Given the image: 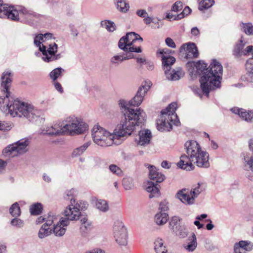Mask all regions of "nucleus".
Returning a JSON list of instances; mask_svg holds the SVG:
<instances>
[{"mask_svg": "<svg viewBox=\"0 0 253 253\" xmlns=\"http://www.w3.org/2000/svg\"><path fill=\"white\" fill-rule=\"evenodd\" d=\"M150 87L149 85H142L132 99L128 101L125 99L119 101L118 104L124 117L116 126V134L119 136L130 135L136 126L141 125L146 121V115L143 110L140 108L134 110L132 107L141 104Z\"/></svg>", "mask_w": 253, "mask_h": 253, "instance_id": "f257e3e1", "label": "nucleus"}, {"mask_svg": "<svg viewBox=\"0 0 253 253\" xmlns=\"http://www.w3.org/2000/svg\"><path fill=\"white\" fill-rule=\"evenodd\" d=\"M12 74L9 71L3 73L1 80V89L4 96H0V109L6 114L12 117L26 118L30 122L37 121L40 117L41 112L34 108L33 105L14 99L10 96L9 91L10 86Z\"/></svg>", "mask_w": 253, "mask_h": 253, "instance_id": "f03ea898", "label": "nucleus"}, {"mask_svg": "<svg viewBox=\"0 0 253 253\" xmlns=\"http://www.w3.org/2000/svg\"><path fill=\"white\" fill-rule=\"evenodd\" d=\"M186 154L180 157L177 166L183 169L190 171L194 169L195 164L201 168H208L210 166L209 154L203 151L198 143L194 140H189L185 144Z\"/></svg>", "mask_w": 253, "mask_h": 253, "instance_id": "7ed1b4c3", "label": "nucleus"}, {"mask_svg": "<svg viewBox=\"0 0 253 253\" xmlns=\"http://www.w3.org/2000/svg\"><path fill=\"white\" fill-rule=\"evenodd\" d=\"M210 67L208 73L201 76L200 79L202 91L207 97L211 90L220 87L223 74L222 66L215 59L212 60Z\"/></svg>", "mask_w": 253, "mask_h": 253, "instance_id": "20e7f679", "label": "nucleus"}, {"mask_svg": "<svg viewBox=\"0 0 253 253\" xmlns=\"http://www.w3.org/2000/svg\"><path fill=\"white\" fill-rule=\"evenodd\" d=\"M176 107L177 104L172 102L161 111V115L157 121V127L159 131H169L172 129V125L176 126L180 125V121L175 112Z\"/></svg>", "mask_w": 253, "mask_h": 253, "instance_id": "39448f33", "label": "nucleus"}, {"mask_svg": "<svg viewBox=\"0 0 253 253\" xmlns=\"http://www.w3.org/2000/svg\"><path fill=\"white\" fill-rule=\"evenodd\" d=\"M10 13L8 15V19L14 21H18L19 15L21 16L24 22L32 25L35 22L40 19L42 15L37 13L32 9L25 7L22 5H17L16 7H12Z\"/></svg>", "mask_w": 253, "mask_h": 253, "instance_id": "423d86ee", "label": "nucleus"}, {"mask_svg": "<svg viewBox=\"0 0 253 253\" xmlns=\"http://www.w3.org/2000/svg\"><path fill=\"white\" fill-rule=\"evenodd\" d=\"M114 129L113 135L98 125L94 126L91 130L93 140L96 144L102 147L110 146L113 143V139L122 137L124 136H119L116 134Z\"/></svg>", "mask_w": 253, "mask_h": 253, "instance_id": "0eeeda50", "label": "nucleus"}, {"mask_svg": "<svg viewBox=\"0 0 253 253\" xmlns=\"http://www.w3.org/2000/svg\"><path fill=\"white\" fill-rule=\"evenodd\" d=\"M62 122L64 135L80 134L87 128V126L84 122L74 116L68 117Z\"/></svg>", "mask_w": 253, "mask_h": 253, "instance_id": "6e6552de", "label": "nucleus"}, {"mask_svg": "<svg viewBox=\"0 0 253 253\" xmlns=\"http://www.w3.org/2000/svg\"><path fill=\"white\" fill-rule=\"evenodd\" d=\"M30 140L27 138L21 139L16 142L7 146L2 151L5 156L13 157L21 155L28 151Z\"/></svg>", "mask_w": 253, "mask_h": 253, "instance_id": "1a4fd4ad", "label": "nucleus"}, {"mask_svg": "<svg viewBox=\"0 0 253 253\" xmlns=\"http://www.w3.org/2000/svg\"><path fill=\"white\" fill-rule=\"evenodd\" d=\"M88 205L87 202L80 201L68 206L64 211L65 217H68L69 219L76 220L79 218L81 215V211L85 210Z\"/></svg>", "mask_w": 253, "mask_h": 253, "instance_id": "9d476101", "label": "nucleus"}, {"mask_svg": "<svg viewBox=\"0 0 253 253\" xmlns=\"http://www.w3.org/2000/svg\"><path fill=\"white\" fill-rule=\"evenodd\" d=\"M113 230L116 242L120 246H126L127 244V232L123 222L120 220L116 221Z\"/></svg>", "mask_w": 253, "mask_h": 253, "instance_id": "9b49d317", "label": "nucleus"}, {"mask_svg": "<svg viewBox=\"0 0 253 253\" xmlns=\"http://www.w3.org/2000/svg\"><path fill=\"white\" fill-rule=\"evenodd\" d=\"M186 66L188 68V71L192 75H202L207 74L208 68V64L202 61L195 62H188L186 64Z\"/></svg>", "mask_w": 253, "mask_h": 253, "instance_id": "f8f14e48", "label": "nucleus"}, {"mask_svg": "<svg viewBox=\"0 0 253 253\" xmlns=\"http://www.w3.org/2000/svg\"><path fill=\"white\" fill-rule=\"evenodd\" d=\"M70 220L68 217H66L65 218L61 217L56 224L54 223L53 224L52 233L57 237L63 236L66 231L65 227L69 224Z\"/></svg>", "mask_w": 253, "mask_h": 253, "instance_id": "ddd939ff", "label": "nucleus"}, {"mask_svg": "<svg viewBox=\"0 0 253 253\" xmlns=\"http://www.w3.org/2000/svg\"><path fill=\"white\" fill-rule=\"evenodd\" d=\"M181 220V218L178 216H172L169 222V227L176 235L181 238H184L186 236L187 233L182 229Z\"/></svg>", "mask_w": 253, "mask_h": 253, "instance_id": "4468645a", "label": "nucleus"}, {"mask_svg": "<svg viewBox=\"0 0 253 253\" xmlns=\"http://www.w3.org/2000/svg\"><path fill=\"white\" fill-rule=\"evenodd\" d=\"M62 122H57L51 126H46L42 130L43 134L51 136H60L64 135Z\"/></svg>", "mask_w": 253, "mask_h": 253, "instance_id": "2eb2a0df", "label": "nucleus"}, {"mask_svg": "<svg viewBox=\"0 0 253 253\" xmlns=\"http://www.w3.org/2000/svg\"><path fill=\"white\" fill-rule=\"evenodd\" d=\"M52 216L47 218V220L41 227L38 232V237L43 239L52 234V228L50 227L57 220L53 219Z\"/></svg>", "mask_w": 253, "mask_h": 253, "instance_id": "dca6fc26", "label": "nucleus"}, {"mask_svg": "<svg viewBox=\"0 0 253 253\" xmlns=\"http://www.w3.org/2000/svg\"><path fill=\"white\" fill-rule=\"evenodd\" d=\"M183 50L185 52L186 59L197 58L199 54L197 47L194 43L188 42L183 44L180 47V51L182 52Z\"/></svg>", "mask_w": 253, "mask_h": 253, "instance_id": "f3484780", "label": "nucleus"}, {"mask_svg": "<svg viewBox=\"0 0 253 253\" xmlns=\"http://www.w3.org/2000/svg\"><path fill=\"white\" fill-rule=\"evenodd\" d=\"M231 111L238 115L242 120L249 123H253V110H246L243 108L234 107Z\"/></svg>", "mask_w": 253, "mask_h": 253, "instance_id": "a211bd4d", "label": "nucleus"}, {"mask_svg": "<svg viewBox=\"0 0 253 253\" xmlns=\"http://www.w3.org/2000/svg\"><path fill=\"white\" fill-rule=\"evenodd\" d=\"M176 197L183 204L186 205H191L194 203L193 197H192L190 193H188V190L186 188L178 191L176 194Z\"/></svg>", "mask_w": 253, "mask_h": 253, "instance_id": "6ab92c4d", "label": "nucleus"}, {"mask_svg": "<svg viewBox=\"0 0 253 253\" xmlns=\"http://www.w3.org/2000/svg\"><path fill=\"white\" fill-rule=\"evenodd\" d=\"M118 46L124 51H135L136 53H140L142 52V49L140 46L135 47L134 46H130L127 41L126 40V37L125 36L122 37L119 40L118 42Z\"/></svg>", "mask_w": 253, "mask_h": 253, "instance_id": "aec40b11", "label": "nucleus"}, {"mask_svg": "<svg viewBox=\"0 0 253 253\" xmlns=\"http://www.w3.org/2000/svg\"><path fill=\"white\" fill-rule=\"evenodd\" d=\"M167 79L169 81H175L179 80L184 75V73L181 68H177L171 71H165Z\"/></svg>", "mask_w": 253, "mask_h": 253, "instance_id": "412c9836", "label": "nucleus"}, {"mask_svg": "<svg viewBox=\"0 0 253 253\" xmlns=\"http://www.w3.org/2000/svg\"><path fill=\"white\" fill-rule=\"evenodd\" d=\"M139 140L138 144L141 146H144L149 144L152 138V133L149 129H143L139 131Z\"/></svg>", "mask_w": 253, "mask_h": 253, "instance_id": "4be33fe9", "label": "nucleus"}, {"mask_svg": "<svg viewBox=\"0 0 253 253\" xmlns=\"http://www.w3.org/2000/svg\"><path fill=\"white\" fill-rule=\"evenodd\" d=\"M113 3L116 9L119 12L124 14L128 12L130 5L127 0H114Z\"/></svg>", "mask_w": 253, "mask_h": 253, "instance_id": "5701e85b", "label": "nucleus"}, {"mask_svg": "<svg viewBox=\"0 0 253 253\" xmlns=\"http://www.w3.org/2000/svg\"><path fill=\"white\" fill-rule=\"evenodd\" d=\"M149 169V178L156 183H160L164 181L165 175L162 173L158 171L156 168L153 166H150Z\"/></svg>", "mask_w": 253, "mask_h": 253, "instance_id": "b1692460", "label": "nucleus"}, {"mask_svg": "<svg viewBox=\"0 0 253 253\" xmlns=\"http://www.w3.org/2000/svg\"><path fill=\"white\" fill-rule=\"evenodd\" d=\"M146 189L150 193L149 195L150 198L158 197L160 195L158 184H155L154 182L148 181L146 186Z\"/></svg>", "mask_w": 253, "mask_h": 253, "instance_id": "393cba45", "label": "nucleus"}, {"mask_svg": "<svg viewBox=\"0 0 253 253\" xmlns=\"http://www.w3.org/2000/svg\"><path fill=\"white\" fill-rule=\"evenodd\" d=\"M246 44V42L243 40V37H241L239 42L235 45L233 50V55L236 57L243 56L244 47Z\"/></svg>", "mask_w": 253, "mask_h": 253, "instance_id": "a878e982", "label": "nucleus"}, {"mask_svg": "<svg viewBox=\"0 0 253 253\" xmlns=\"http://www.w3.org/2000/svg\"><path fill=\"white\" fill-rule=\"evenodd\" d=\"M162 64L165 71L170 70L171 66L175 63V58L171 56L163 55L162 56Z\"/></svg>", "mask_w": 253, "mask_h": 253, "instance_id": "bb28decb", "label": "nucleus"}, {"mask_svg": "<svg viewBox=\"0 0 253 253\" xmlns=\"http://www.w3.org/2000/svg\"><path fill=\"white\" fill-rule=\"evenodd\" d=\"M239 28L240 31L247 36L253 35V24L251 22H241L239 24Z\"/></svg>", "mask_w": 253, "mask_h": 253, "instance_id": "cd10ccee", "label": "nucleus"}, {"mask_svg": "<svg viewBox=\"0 0 253 253\" xmlns=\"http://www.w3.org/2000/svg\"><path fill=\"white\" fill-rule=\"evenodd\" d=\"M169 215L164 212H159L156 214L154 217L155 223L158 225H163L168 220Z\"/></svg>", "mask_w": 253, "mask_h": 253, "instance_id": "c85d7f7f", "label": "nucleus"}, {"mask_svg": "<svg viewBox=\"0 0 253 253\" xmlns=\"http://www.w3.org/2000/svg\"><path fill=\"white\" fill-rule=\"evenodd\" d=\"M124 36L126 37V40L130 46H133V43L137 41L140 42L143 41V39L135 32H131L128 33Z\"/></svg>", "mask_w": 253, "mask_h": 253, "instance_id": "c756f323", "label": "nucleus"}, {"mask_svg": "<svg viewBox=\"0 0 253 253\" xmlns=\"http://www.w3.org/2000/svg\"><path fill=\"white\" fill-rule=\"evenodd\" d=\"M90 145V142H87L84 143L82 146L75 148L72 153V157L75 158L81 156L84 153Z\"/></svg>", "mask_w": 253, "mask_h": 253, "instance_id": "7c9ffc66", "label": "nucleus"}, {"mask_svg": "<svg viewBox=\"0 0 253 253\" xmlns=\"http://www.w3.org/2000/svg\"><path fill=\"white\" fill-rule=\"evenodd\" d=\"M13 6H8L6 4H4L2 0H0V18H7L8 15L10 13V11Z\"/></svg>", "mask_w": 253, "mask_h": 253, "instance_id": "2f4dec72", "label": "nucleus"}, {"mask_svg": "<svg viewBox=\"0 0 253 253\" xmlns=\"http://www.w3.org/2000/svg\"><path fill=\"white\" fill-rule=\"evenodd\" d=\"M244 164L245 169L253 171V156H249L246 153H242Z\"/></svg>", "mask_w": 253, "mask_h": 253, "instance_id": "473e14b6", "label": "nucleus"}, {"mask_svg": "<svg viewBox=\"0 0 253 253\" xmlns=\"http://www.w3.org/2000/svg\"><path fill=\"white\" fill-rule=\"evenodd\" d=\"M78 194V191L75 189L67 190L64 195V198L66 200H70L71 204L75 203V197Z\"/></svg>", "mask_w": 253, "mask_h": 253, "instance_id": "72a5a7b5", "label": "nucleus"}, {"mask_svg": "<svg viewBox=\"0 0 253 253\" xmlns=\"http://www.w3.org/2000/svg\"><path fill=\"white\" fill-rule=\"evenodd\" d=\"M214 0H202L199 3L198 9L204 12L206 9L211 8L214 4Z\"/></svg>", "mask_w": 253, "mask_h": 253, "instance_id": "f704fd0d", "label": "nucleus"}, {"mask_svg": "<svg viewBox=\"0 0 253 253\" xmlns=\"http://www.w3.org/2000/svg\"><path fill=\"white\" fill-rule=\"evenodd\" d=\"M95 204L96 208L102 212H106L109 210L108 204L104 200L96 199Z\"/></svg>", "mask_w": 253, "mask_h": 253, "instance_id": "c9c22d12", "label": "nucleus"}, {"mask_svg": "<svg viewBox=\"0 0 253 253\" xmlns=\"http://www.w3.org/2000/svg\"><path fill=\"white\" fill-rule=\"evenodd\" d=\"M101 27L106 29L109 32H114L116 30V25L114 22L109 20H105L100 22Z\"/></svg>", "mask_w": 253, "mask_h": 253, "instance_id": "e433bc0d", "label": "nucleus"}, {"mask_svg": "<svg viewBox=\"0 0 253 253\" xmlns=\"http://www.w3.org/2000/svg\"><path fill=\"white\" fill-rule=\"evenodd\" d=\"M154 249L156 253H166L167 250L162 239L158 238L155 240Z\"/></svg>", "mask_w": 253, "mask_h": 253, "instance_id": "4c0bfd02", "label": "nucleus"}, {"mask_svg": "<svg viewBox=\"0 0 253 253\" xmlns=\"http://www.w3.org/2000/svg\"><path fill=\"white\" fill-rule=\"evenodd\" d=\"M42 206L40 203H37L30 206V211L31 215H38L42 212Z\"/></svg>", "mask_w": 253, "mask_h": 253, "instance_id": "58836bf2", "label": "nucleus"}, {"mask_svg": "<svg viewBox=\"0 0 253 253\" xmlns=\"http://www.w3.org/2000/svg\"><path fill=\"white\" fill-rule=\"evenodd\" d=\"M52 34L50 33H46L44 34H40L37 35L34 39V43L38 44L42 43L43 42V38L47 40H49L52 38Z\"/></svg>", "mask_w": 253, "mask_h": 253, "instance_id": "ea45409f", "label": "nucleus"}, {"mask_svg": "<svg viewBox=\"0 0 253 253\" xmlns=\"http://www.w3.org/2000/svg\"><path fill=\"white\" fill-rule=\"evenodd\" d=\"M203 183H198L197 185L191 189L190 191V195L193 197V200L195 201V199L203 191Z\"/></svg>", "mask_w": 253, "mask_h": 253, "instance_id": "a19ab883", "label": "nucleus"}, {"mask_svg": "<svg viewBox=\"0 0 253 253\" xmlns=\"http://www.w3.org/2000/svg\"><path fill=\"white\" fill-rule=\"evenodd\" d=\"M189 240L190 242L188 243L185 249L189 252H193L195 250L197 246L196 237L194 233H192L191 238Z\"/></svg>", "mask_w": 253, "mask_h": 253, "instance_id": "79ce46f5", "label": "nucleus"}, {"mask_svg": "<svg viewBox=\"0 0 253 253\" xmlns=\"http://www.w3.org/2000/svg\"><path fill=\"white\" fill-rule=\"evenodd\" d=\"M9 213L13 217H18L21 214V211L18 203H14L9 208Z\"/></svg>", "mask_w": 253, "mask_h": 253, "instance_id": "37998d69", "label": "nucleus"}, {"mask_svg": "<svg viewBox=\"0 0 253 253\" xmlns=\"http://www.w3.org/2000/svg\"><path fill=\"white\" fill-rule=\"evenodd\" d=\"M92 228L91 223H87V224L82 225L80 227V233L82 236L84 237H88L90 231Z\"/></svg>", "mask_w": 253, "mask_h": 253, "instance_id": "c03bdc74", "label": "nucleus"}, {"mask_svg": "<svg viewBox=\"0 0 253 253\" xmlns=\"http://www.w3.org/2000/svg\"><path fill=\"white\" fill-rule=\"evenodd\" d=\"M49 216H52L53 219L58 220V215L52 212H49L47 215H45L44 216H39L36 220V223L37 224H41L42 222H46V221L48 219L47 218Z\"/></svg>", "mask_w": 253, "mask_h": 253, "instance_id": "a18cd8bd", "label": "nucleus"}, {"mask_svg": "<svg viewBox=\"0 0 253 253\" xmlns=\"http://www.w3.org/2000/svg\"><path fill=\"white\" fill-rule=\"evenodd\" d=\"M64 71V70L61 67L55 68L50 73L49 77L53 81H55L58 77L61 76Z\"/></svg>", "mask_w": 253, "mask_h": 253, "instance_id": "49530a36", "label": "nucleus"}, {"mask_svg": "<svg viewBox=\"0 0 253 253\" xmlns=\"http://www.w3.org/2000/svg\"><path fill=\"white\" fill-rule=\"evenodd\" d=\"M123 185L126 190L132 189L134 186L132 178L129 177H125L123 180Z\"/></svg>", "mask_w": 253, "mask_h": 253, "instance_id": "de8ad7c7", "label": "nucleus"}, {"mask_svg": "<svg viewBox=\"0 0 253 253\" xmlns=\"http://www.w3.org/2000/svg\"><path fill=\"white\" fill-rule=\"evenodd\" d=\"M110 171L118 176L123 175V171L118 166L116 165L111 164L109 166Z\"/></svg>", "mask_w": 253, "mask_h": 253, "instance_id": "09e8293b", "label": "nucleus"}, {"mask_svg": "<svg viewBox=\"0 0 253 253\" xmlns=\"http://www.w3.org/2000/svg\"><path fill=\"white\" fill-rule=\"evenodd\" d=\"M244 241H241L239 243H235L234 246V253H245L243 247L246 246Z\"/></svg>", "mask_w": 253, "mask_h": 253, "instance_id": "8fccbe9b", "label": "nucleus"}, {"mask_svg": "<svg viewBox=\"0 0 253 253\" xmlns=\"http://www.w3.org/2000/svg\"><path fill=\"white\" fill-rule=\"evenodd\" d=\"M191 9L188 6H186L182 12L180 13L177 14V15L174 16V18H173L175 20H180L185 17V15H188L191 12Z\"/></svg>", "mask_w": 253, "mask_h": 253, "instance_id": "3c124183", "label": "nucleus"}, {"mask_svg": "<svg viewBox=\"0 0 253 253\" xmlns=\"http://www.w3.org/2000/svg\"><path fill=\"white\" fill-rule=\"evenodd\" d=\"M10 224L12 226L18 228H22L25 225V223L23 220L15 217L11 220Z\"/></svg>", "mask_w": 253, "mask_h": 253, "instance_id": "603ef678", "label": "nucleus"}, {"mask_svg": "<svg viewBox=\"0 0 253 253\" xmlns=\"http://www.w3.org/2000/svg\"><path fill=\"white\" fill-rule=\"evenodd\" d=\"M124 61L123 54L121 55H116L113 56L110 59V62L114 65H118Z\"/></svg>", "mask_w": 253, "mask_h": 253, "instance_id": "864d4df0", "label": "nucleus"}, {"mask_svg": "<svg viewBox=\"0 0 253 253\" xmlns=\"http://www.w3.org/2000/svg\"><path fill=\"white\" fill-rule=\"evenodd\" d=\"M58 45L56 43H53L49 45V47L47 49V54L49 56H51L55 54L57 51Z\"/></svg>", "mask_w": 253, "mask_h": 253, "instance_id": "5fc2aeb1", "label": "nucleus"}, {"mask_svg": "<svg viewBox=\"0 0 253 253\" xmlns=\"http://www.w3.org/2000/svg\"><path fill=\"white\" fill-rule=\"evenodd\" d=\"M12 127V124L9 122L0 121V130L8 131Z\"/></svg>", "mask_w": 253, "mask_h": 253, "instance_id": "6e6d98bb", "label": "nucleus"}, {"mask_svg": "<svg viewBox=\"0 0 253 253\" xmlns=\"http://www.w3.org/2000/svg\"><path fill=\"white\" fill-rule=\"evenodd\" d=\"M183 7L182 3L181 1H176L171 7V11L178 12L180 11Z\"/></svg>", "mask_w": 253, "mask_h": 253, "instance_id": "4d7b16f0", "label": "nucleus"}, {"mask_svg": "<svg viewBox=\"0 0 253 253\" xmlns=\"http://www.w3.org/2000/svg\"><path fill=\"white\" fill-rule=\"evenodd\" d=\"M61 55L60 53L57 54H54L51 56H45L43 58V60L46 62L54 61L60 59Z\"/></svg>", "mask_w": 253, "mask_h": 253, "instance_id": "13d9d810", "label": "nucleus"}, {"mask_svg": "<svg viewBox=\"0 0 253 253\" xmlns=\"http://www.w3.org/2000/svg\"><path fill=\"white\" fill-rule=\"evenodd\" d=\"M42 43L35 44L37 47H39V50L41 51L43 54L42 59L43 60V58L45 56H49L47 54V49L46 48V46L43 44H41Z\"/></svg>", "mask_w": 253, "mask_h": 253, "instance_id": "bf43d9fd", "label": "nucleus"}, {"mask_svg": "<svg viewBox=\"0 0 253 253\" xmlns=\"http://www.w3.org/2000/svg\"><path fill=\"white\" fill-rule=\"evenodd\" d=\"M168 210V203L166 201H163L160 203L159 208V210L160 211V212H166Z\"/></svg>", "mask_w": 253, "mask_h": 253, "instance_id": "052dcab7", "label": "nucleus"}, {"mask_svg": "<svg viewBox=\"0 0 253 253\" xmlns=\"http://www.w3.org/2000/svg\"><path fill=\"white\" fill-rule=\"evenodd\" d=\"M125 52H126V53L123 54L124 60H128L134 58V55L132 53V52H135V51H126Z\"/></svg>", "mask_w": 253, "mask_h": 253, "instance_id": "680f3d73", "label": "nucleus"}, {"mask_svg": "<svg viewBox=\"0 0 253 253\" xmlns=\"http://www.w3.org/2000/svg\"><path fill=\"white\" fill-rule=\"evenodd\" d=\"M7 165V162L6 161L0 159V174L4 172Z\"/></svg>", "mask_w": 253, "mask_h": 253, "instance_id": "e2e57ef3", "label": "nucleus"}, {"mask_svg": "<svg viewBox=\"0 0 253 253\" xmlns=\"http://www.w3.org/2000/svg\"><path fill=\"white\" fill-rule=\"evenodd\" d=\"M166 44L169 47L175 48H176V44L173 40L170 38H167L166 40Z\"/></svg>", "mask_w": 253, "mask_h": 253, "instance_id": "0e129e2a", "label": "nucleus"}, {"mask_svg": "<svg viewBox=\"0 0 253 253\" xmlns=\"http://www.w3.org/2000/svg\"><path fill=\"white\" fill-rule=\"evenodd\" d=\"M172 53V51L168 48H164L163 49H160L158 51V53L162 55H165L167 56L169 55Z\"/></svg>", "mask_w": 253, "mask_h": 253, "instance_id": "69168bd1", "label": "nucleus"}, {"mask_svg": "<svg viewBox=\"0 0 253 253\" xmlns=\"http://www.w3.org/2000/svg\"><path fill=\"white\" fill-rule=\"evenodd\" d=\"M137 16L141 18H145L148 15V13L145 9H138L136 11Z\"/></svg>", "mask_w": 253, "mask_h": 253, "instance_id": "338daca9", "label": "nucleus"}, {"mask_svg": "<svg viewBox=\"0 0 253 253\" xmlns=\"http://www.w3.org/2000/svg\"><path fill=\"white\" fill-rule=\"evenodd\" d=\"M251 52H252V54L253 53V45L248 46L245 49H244L243 56H247Z\"/></svg>", "mask_w": 253, "mask_h": 253, "instance_id": "774afa93", "label": "nucleus"}]
</instances>
